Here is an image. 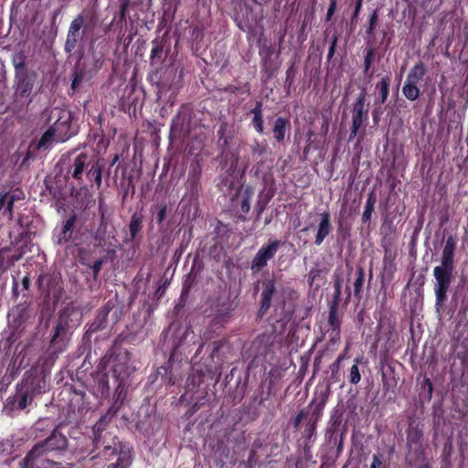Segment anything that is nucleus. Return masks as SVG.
I'll use <instances>...</instances> for the list:
<instances>
[{
	"label": "nucleus",
	"instance_id": "obj_1",
	"mask_svg": "<svg viewBox=\"0 0 468 468\" xmlns=\"http://www.w3.org/2000/svg\"><path fill=\"white\" fill-rule=\"evenodd\" d=\"M66 437L56 430L45 441L35 445V447L26 456V463H29L32 459H35L45 452L63 450L66 448Z\"/></svg>",
	"mask_w": 468,
	"mask_h": 468
},
{
	"label": "nucleus",
	"instance_id": "obj_2",
	"mask_svg": "<svg viewBox=\"0 0 468 468\" xmlns=\"http://www.w3.org/2000/svg\"><path fill=\"white\" fill-rule=\"evenodd\" d=\"M453 269L442 266H436L433 275L436 280L434 291L436 294V305L441 306L446 299V292L451 283V276Z\"/></svg>",
	"mask_w": 468,
	"mask_h": 468
},
{
	"label": "nucleus",
	"instance_id": "obj_3",
	"mask_svg": "<svg viewBox=\"0 0 468 468\" xmlns=\"http://www.w3.org/2000/svg\"><path fill=\"white\" fill-rule=\"evenodd\" d=\"M55 112L58 119L50 128L56 133L57 143L64 142L71 136L69 133L71 115L66 110L56 109Z\"/></svg>",
	"mask_w": 468,
	"mask_h": 468
},
{
	"label": "nucleus",
	"instance_id": "obj_4",
	"mask_svg": "<svg viewBox=\"0 0 468 468\" xmlns=\"http://www.w3.org/2000/svg\"><path fill=\"white\" fill-rule=\"evenodd\" d=\"M278 247L279 241L275 240L271 242L268 246L261 248L251 262V270L253 271H259L266 266L268 261L274 257Z\"/></svg>",
	"mask_w": 468,
	"mask_h": 468
},
{
	"label": "nucleus",
	"instance_id": "obj_5",
	"mask_svg": "<svg viewBox=\"0 0 468 468\" xmlns=\"http://www.w3.org/2000/svg\"><path fill=\"white\" fill-rule=\"evenodd\" d=\"M367 118V110L365 108V95L361 93L354 104L350 140L356 136L358 129L361 127Z\"/></svg>",
	"mask_w": 468,
	"mask_h": 468
},
{
	"label": "nucleus",
	"instance_id": "obj_6",
	"mask_svg": "<svg viewBox=\"0 0 468 468\" xmlns=\"http://www.w3.org/2000/svg\"><path fill=\"white\" fill-rule=\"evenodd\" d=\"M83 24L84 17L81 15H78L70 23L65 43L66 52L70 53L76 48L77 43L80 38V28L82 27Z\"/></svg>",
	"mask_w": 468,
	"mask_h": 468
},
{
	"label": "nucleus",
	"instance_id": "obj_7",
	"mask_svg": "<svg viewBox=\"0 0 468 468\" xmlns=\"http://www.w3.org/2000/svg\"><path fill=\"white\" fill-rule=\"evenodd\" d=\"M88 165V155L86 154H80L69 159V167L67 174L70 175L73 178L80 180L83 174L84 168Z\"/></svg>",
	"mask_w": 468,
	"mask_h": 468
},
{
	"label": "nucleus",
	"instance_id": "obj_8",
	"mask_svg": "<svg viewBox=\"0 0 468 468\" xmlns=\"http://www.w3.org/2000/svg\"><path fill=\"white\" fill-rule=\"evenodd\" d=\"M35 80V73L22 74L18 76V81L16 88V94L22 98H27L32 92Z\"/></svg>",
	"mask_w": 468,
	"mask_h": 468
},
{
	"label": "nucleus",
	"instance_id": "obj_9",
	"mask_svg": "<svg viewBox=\"0 0 468 468\" xmlns=\"http://www.w3.org/2000/svg\"><path fill=\"white\" fill-rule=\"evenodd\" d=\"M332 229L329 213L324 212L320 214V221L317 227L314 243L316 245L322 244L324 239L332 232Z\"/></svg>",
	"mask_w": 468,
	"mask_h": 468
},
{
	"label": "nucleus",
	"instance_id": "obj_10",
	"mask_svg": "<svg viewBox=\"0 0 468 468\" xmlns=\"http://www.w3.org/2000/svg\"><path fill=\"white\" fill-rule=\"evenodd\" d=\"M456 248V240L453 237H449L446 239L442 255H441V265L443 268L448 267L453 269V256H454V250Z\"/></svg>",
	"mask_w": 468,
	"mask_h": 468
},
{
	"label": "nucleus",
	"instance_id": "obj_11",
	"mask_svg": "<svg viewBox=\"0 0 468 468\" xmlns=\"http://www.w3.org/2000/svg\"><path fill=\"white\" fill-rule=\"evenodd\" d=\"M426 69L422 63H417L413 66V68L410 70L407 81L410 83L417 84L425 75Z\"/></svg>",
	"mask_w": 468,
	"mask_h": 468
},
{
	"label": "nucleus",
	"instance_id": "obj_12",
	"mask_svg": "<svg viewBox=\"0 0 468 468\" xmlns=\"http://www.w3.org/2000/svg\"><path fill=\"white\" fill-rule=\"evenodd\" d=\"M9 252H10V250L9 249H3L0 250V265L4 268V269H6L7 266L9 265V263H13L14 261H18L21 256L26 253V250H22V252H20L19 254L17 255H9Z\"/></svg>",
	"mask_w": 468,
	"mask_h": 468
},
{
	"label": "nucleus",
	"instance_id": "obj_13",
	"mask_svg": "<svg viewBox=\"0 0 468 468\" xmlns=\"http://www.w3.org/2000/svg\"><path fill=\"white\" fill-rule=\"evenodd\" d=\"M275 286L273 282H268L261 293V310H267L270 307L271 297L274 293Z\"/></svg>",
	"mask_w": 468,
	"mask_h": 468
},
{
	"label": "nucleus",
	"instance_id": "obj_14",
	"mask_svg": "<svg viewBox=\"0 0 468 468\" xmlns=\"http://www.w3.org/2000/svg\"><path fill=\"white\" fill-rule=\"evenodd\" d=\"M288 121L282 117H279L274 123L273 133L274 137L278 142L284 139Z\"/></svg>",
	"mask_w": 468,
	"mask_h": 468
},
{
	"label": "nucleus",
	"instance_id": "obj_15",
	"mask_svg": "<svg viewBox=\"0 0 468 468\" xmlns=\"http://www.w3.org/2000/svg\"><path fill=\"white\" fill-rule=\"evenodd\" d=\"M253 113L252 123L256 131L260 133H263V119H262V112L261 105L258 103L257 106L251 111Z\"/></svg>",
	"mask_w": 468,
	"mask_h": 468
},
{
	"label": "nucleus",
	"instance_id": "obj_16",
	"mask_svg": "<svg viewBox=\"0 0 468 468\" xmlns=\"http://www.w3.org/2000/svg\"><path fill=\"white\" fill-rule=\"evenodd\" d=\"M402 91L405 97L410 101H415L420 95V90L417 84L410 83V81L407 80L403 86Z\"/></svg>",
	"mask_w": 468,
	"mask_h": 468
},
{
	"label": "nucleus",
	"instance_id": "obj_17",
	"mask_svg": "<svg viewBox=\"0 0 468 468\" xmlns=\"http://www.w3.org/2000/svg\"><path fill=\"white\" fill-rule=\"evenodd\" d=\"M56 141V133L53 132L51 128H49L41 137L38 142L37 148H48L51 146L53 143Z\"/></svg>",
	"mask_w": 468,
	"mask_h": 468
},
{
	"label": "nucleus",
	"instance_id": "obj_18",
	"mask_svg": "<svg viewBox=\"0 0 468 468\" xmlns=\"http://www.w3.org/2000/svg\"><path fill=\"white\" fill-rule=\"evenodd\" d=\"M375 203H376V197H375L374 194L371 193L367 197V203L365 206V210L362 215L363 222H367V220L370 219L371 214L374 210Z\"/></svg>",
	"mask_w": 468,
	"mask_h": 468
},
{
	"label": "nucleus",
	"instance_id": "obj_19",
	"mask_svg": "<svg viewBox=\"0 0 468 468\" xmlns=\"http://www.w3.org/2000/svg\"><path fill=\"white\" fill-rule=\"evenodd\" d=\"M389 82H390L389 78L384 77V78H382L381 81L377 85V88L379 89L381 103H384L388 98Z\"/></svg>",
	"mask_w": 468,
	"mask_h": 468
},
{
	"label": "nucleus",
	"instance_id": "obj_20",
	"mask_svg": "<svg viewBox=\"0 0 468 468\" xmlns=\"http://www.w3.org/2000/svg\"><path fill=\"white\" fill-rule=\"evenodd\" d=\"M142 225V217L134 214L132 217L130 225H129V230L131 233V236L134 238L136 234L139 232Z\"/></svg>",
	"mask_w": 468,
	"mask_h": 468
},
{
	"label": "nucleus",
	"instance_id": "obj_21",
	"mask_svg": "<svg viewBox=\"0 0 468 468\" xmlns=\"http://www.w3.org/2000/svg\"><path fill=\"white\" fill-rule=\"evenodd\" d=\"M2 201H6V207H5L2 214L5 215L9 218H12V209H13V206H14L15 202L13 200H11L9 196H6L5 193L2 194Z\"/></svg>",
	"mask_w": 468,
	"mask_h": 468
},
{
	"label": "nucleus",
	"instance_id": "obj_22",
	"mask_svg": "<svg viewBox=\"0 0 468 468\" xmlns=\"http://www.w3.org/2000/svg\"><path fill=\"white\" fill-rule=\"evenodd\" d=\"M163 53V46L157 42H153V48L151 50V59L154 62L156 58H160Z\"/></svg>",
	"mask_w": 468,
	"mask_h": 468
},
{
	"label": "nucleus",
	"instance_id": "obj_23",
	"mask_svg": "<svg viewBox=\"0 0 468 468\" xmlns=\"http://www.w3.org/2000/svg\"><path fill=\"white\" fill-rule=\"evenodd\" d=\"M357 363H358V360L356 359V364L353 365L350 369V382L352 384H357L361 379Z\"/></svg>",
	"mask_w": 468,
	"mask_h": 468
},
{
	"label": "nucleus",
	"instance_id": "obj_24",
	"mask_svg": "<svg viewBox=\"0 0 468 468\" xmlns=\"http://www.w3.org/2000/svg\"><path fill=\"white\" fill-rule=\"evenodd\" d=\"M5 194L6 196H9L11 200H13L14 202L18 201V200H23L25 198L24 193L19 189H16V190H13L11 192H7Z\"/></svg>",
	"mask_w": 468,
	"mask_h": 468
},
{
	"label": "nucleus",
	"instance_id": "obj_25",
	"mask_svg": "<svg viewBox=\"0 0 468 468\" xmlns=\"http://www.w3.org/2000/svg\"><path fill=\"white\" fill-rule=\"evenodd\" d=\"M91 172L94 176L95 182L98 186L101 184V174H102V168L100 165H97L95 167L91 168Z\"/></svg>",
	"mask_w": 468,
	"mask_h": 468
},
{
	"label": "nucleus",
	"instance_id": "obj_26",
	"mask_svg": "<svg viewBox=\"0 0 468 468\" xmlns=\"http://www.w3.org/2000/svg\"><path fill=\"white\" fill-rule=\"evenodd\" d=\"M363 282H364L363 273H362V271H360L358 277L356 278V280L354 283L355 294H356V295L359 294L362 285H363Z\"/></svg>",
	"mask_w": 468,
	"mask_h": 468
},
{
	"label": "nucleus",
	"instance_id": "obj_27",
	"mask_svg": "<svg viewBox=\"0 0 468 468\" xmlns=\"http://www.w3.org/2000/svg\"><path fill=\"white\" fill-rule=\"evenodd\" d=\"M336 2H337V0H330V5H329V8H328L327 14H326L327 21H329L331 19L332 16L334 15V13L335 11Z\"/></svg>",
	"mask_w": 468,
	"mask_h": 468
},
{
	"label": "nucleus",
	"instance_id": "obj_28",
	"mask_svg": "<svg viewBox=\"0 0 468 468\" xmlns=\"http://www.w3.org/2000/svg\"><path fill=\"white\" fill-rule=\"evenodd\" d=\"M329 322L334 328H336L338 326V323L336 322V318H335V306L331 307Z\"/></svg>",
	"mask_w": 468,
	"mask_h": 468
},
{
	"label": "nucleus",
	"instance_id": "obj_29",
	"mask_svg": "<svg viewBox=\"0 0 468 468\" xmlns=\"http://www.w3.org/2000/svg\"><path fill=\"white\" fill-rule=\"evenodd\" d=\"M341 295V282L339 281H336L335 282V301L337 303L339 302Z\"/></svg>",
	"mask_w": 468,
	"mask_h": 468
},
{
	"label": "nucleus",
	"instance_id": "obj_30",
	"mask_svg": "<svg viewBox=\"0 0 468 468\" xmlns=\"http://www.w3.org/2000/svg\"><path fill=\"white\" fill-rule=\"evenodd\" d=\"M377 20H378V14H377V11H374L371 14L370 18H369V22H370V26H369V29H368L369 33L373 30L375 24L377 23Z\"/></svg>",
	"mask_w": 468,
	"mask_h": 468
},
{
	"label": "nucleus",
	"instance_id": "obj_31",
	"mask_svg": "<svg viewBox=\"0 0 468 468\" xmlns=\"http://www.w3.org/2000/svg\"><path fill=\"white\" fill-rule=\"evenodd\" d=\"M165 215H166V207L163 206L162 207H160V209L157 213V220L159 223L163 222V220L165 218Z\"/></svg>",
	"mask_w": 468,
	"mask_h": 468
},
{
	"label": "nucleus",
	"instance_id": "obj_32",
	"mask_svg": "<svg viewBox=\"0 0 468 468\" xmlns=\"http://www.w3.org/2000/svg\"><path fill=\"white\" fill-rule=\"evenodd\" d=\"M63 331H65V325L62 324V322H59L56 327V332L54 334L52 341H54L55 338L59 336Z\"/></svg>",
	"mask_w": 468,
	"mask_h": 468
},
{
	"label": "nucleus",
	"instance_id": "obj_33",
	"mask_svg": "<svg viewBox=\"0 0 468 468\" xmlns=\"http://www.w3.org/2000/svg\"><path fill=\"white\" fill-rule=\"evenodd\" d=\"M336 42H337V37H334L333 41H332L331 46H330V48H329V52H328V58H331L334 56V54H335Z\"/></svg>",
	"mask_w": 468,
	"mask_h": 468
},
{
	"label": "nucleus",
	"instance_id": "obj_34",
	"mask_svg": "<svg viewBox=\"0 0 468 468\" xmlns=\"http://www.w3.org/2000/svg\"><path fill=\"white\" fill-rule=\"evenodd\" d=\"M27 395H24L21 397V399H19L18 403H17V408L19 410H24L26 407H27Z\"/></svg>",
	"mask_w": 468,
	"mask_h": 468
},
{
	"label": "nucleus",
	"instance_id": "obj_35",
	"mask_svg": "<svg viewBox=\"0 0 468 468\" xmlns=\"http://www.w3.org/2000/svg\"><path fill=\"white\" fill-rule=\"evenodd\" d=\"M241 210L242 212L244 213H248L250 211V200H249V197H245L243 200H242V203H241Z\"/></svg>",
	"mask_w": 468,
	"mask_h": 468
},
{
	"label": "nucleus",
	"instance_id": "obj_36",
	"mask_svg": "<svg viewBox=\"0 0 468 468\" xmlns=\"http://www.w3.org/2000/svg\"><path fill=\"white\" fill-rule=\"evenodd\" d=\"M371 59H372V51H368L366 58H365V68L366 70H367L371 65Z\"/></svg>",
	"mask_w": 468,
	"mask_h": 468
},
{
	"label": "nucleus",
	"instance_id": "obj_37",
	"mask_svg": "<svg viewBox=\"0 0 468 468\" xmlns=\"http://www.w3.org/2000/svg\"><path fill=\"white\" fill-rule=\"evenodd\" d=\"M382 464L381 460L378 456L373 457V462L371 463L370 468H378Z\"/></svg>",
	"mask_w": 468,
	"mask_h": 468
},
{
	"label": "nucleus",
	"instance_id": "obj_38",
	"mask_svg": "<svg viewBox=\"0 0 468 468\" xmlns=\"http://www.w3.org/2000/svg\"><path fill=\"white\" fill-rule=\"evenodd\" d=\"M101 265H102V261H97L95 263H94V266H93V271H94V273L97 274L101 268Z\"/></svg>",
	"mask_w": 468,
	"mask_h": 468
},
{
	"label": "nucleus",
	"instance_id": "obj_39",
	"mask_svg": "<svg viewBox=\"0 0 468 468\" xmlns=\"http://www.w3.org/2000/svg\"><path fill=\"white\" fill-rule=\"evenodd\" d=\"M50 466V468H58L59 464L56 463H50L49 461L45 462V468H48Z\"/></svg>",
	"mask_w": 468,
	"mask_h": 468
},
{
	"label": "nucleus",
	"instance_id": "obj_40",
	"mask_svg": "<svg viewBox=\"0 0 468 468\" xmlns=\"http://www.w3.org/2000/svg\"><path fill=\"white\" fill-rule=\"evenodd\" d=\"M361 5H362V0H357V3L356 5V9H355V14H354L355 16L358 14V12L361 8Z\"/></svg>",
	"mask_w": 468,
	"mask_h": 468
},
{
	"label": "nucleus",
	"instance_id": "obj_41",
	"mask_svg": "<svg viewBox=\"0 0 468 468\" xmlns=\"http://www.w3.org/2000/svg\"><path fill=\"white\" fill-rule=\"evenodd\" d=\"M5 207H6V201H2V194H0V212L1 213H3Z\"/></svg>",
	"mask_w": 468,
	"mask_h": 468
},
{
	"label": "nucleus",
	"instance_id": "obj_42",
	"mask_svg": "<svg viewBox=\"0 0 468 468\" xmlns=\"http://www.w3.org/2000/svg\"><path fill=\"white\" fill-rule=\"evenodd\" d=\"M29 279L27 277H24L23 278V281H22V283H23V287L24 289H27L29 287Z\"/></svg>",
	"mask_w": 468,
	"mask_h": 468
},
{
	"label": "nucleus",
	"instance_id": "obj_43",
	"mask_svg": "<svg viewBox=\"0 0 468 468\" xmlns=\"http://www.w3.org/2000/svg\"><path fill=\"white\" fill-rule=\"evenodd\" d=\"M34 459H32L29 463H26V458L24 459L23 464L21 465V468H29L31 466V463Z\"/></svg>",
	"mask_w": 468,
	"mask_h": 468
},
{
	"label": "nucleus",
	"instance_id": "obj_44",
	"mask_svg": "<svg viewBox=\"0 0 468 468\" xmlns=\"http://www.w3.org/2000/svg\"><path fill=\"white\" fill-rule=\"evenodd\" d=\"M78 83H79V80H78V78H75L71 84L72 88L75 89L76 86L78 85Z\"/></svg>",
	"mask_w": 468,
	"mask_h": 468
},
{
	"label": "nucleus",
	"instance_id": "obj_45",
	"mask_svg": "<svg viewBox=\"0 0 468 468\" xmlns=\"http://www.w3.org/2000/svg\"><path fill=\"white\" fill-rule=\"evenodd\" d=\"M70 225H71L70 221H68V222H67V224H66V226H65V229H69V227H70Z\"/></svg>",
	"mask_w": 468,
	"mask_h": 468
},
{
	"label": "nucleus",
	"instance_id": "obj_46",
	"mask_svg": "<svg viewBox=\"0 0 468 468\" xmlns=\"http://www.w3.org/2000/svg\"><path fill=\"white\" fill-rule=\"evenodd\" d=\"M18 68L22 69L23 68V64L16 65V69H18Z\"/></svg>",
	"mask_w": 468,
	"mask_h": 468
},
{
	"label": "nucleus",
	"instance_id": "obj_47",
	"mask_svg": "<svg viewBox=\"0 0 468 468\" xmlns=\"http://www.w3.org/2000/svg\"><path fill=\"white\" fill-rule=\"evenodd\" d=\"M301 418L302 417L300 415L297 417V420H296L297 423L301 420Z\"/></svg>",
	"mask_w": 468,
	"mask_h": 468
},
{
	"label": "nucleus",
	"instance_id": "obj_48",
	"mask_svg": "<svg viewBox=\"0 0 468 468\" xmlns=\"http://www.w3.org/2000/svg\"><path fill=\"white\" fill-rule=\"evenodd\" d=\"M118 160V156H115V158L113 159V164Z\"/></svg>",
	"mask_w": 468,
	"mask_h": 468
},
{
	"label": "nucleus",
	"instance_id": "obj_49",
	"mask_svg": "<svg viewBox=\"0 0 468 468\" xmlns=\"http://www.w3.org/2000/svg\"><path fill=\"white\" fill-rule=\"evenodd\" d=\"M324 403H325V399H324V400L322 401V407L324 405Z\"/></svg>",
	"mask_w": 468,
	"mask_h": 468
}]
</instances>
